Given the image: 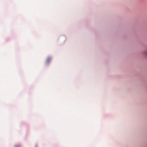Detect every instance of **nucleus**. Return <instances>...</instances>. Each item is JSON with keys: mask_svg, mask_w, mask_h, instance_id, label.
I'll return each mask as SVG.
<instances>
[{"mask_svg": "<svg viewBox=\"0 0 147 147\" xmlns=\"http://www.w3.org/2000/svg\"><path fill=\"white\" fill-rule=\"evenodd\" d=\"M145 55L147 56V52H146L145 53Z\"/></svg>", "mask_w": 147, "mask_h": 147, "instance_id": "nucleus-3", "label": "nucleus"}, {"mask_svg": "<svg viewBox=\"0 0 147 147\" xmlns=\"http://www.w3.org/2000/svg\"><path fill=\"white\" fill-rule=\"evenodd\" d=\"M20 145H16L15 146V147H20Z\"/></svg>", "mask_w": 147, "mask_h": 147, "instance_id": "nucleus-2", "label": "nucleus"}, {"mask_svg": "<svg viewBox=\"0 0 147 147\" xmlns=\"http://www.w3.org/2000/svg\"><path fill=\"white\" fill-rule=\"evenodd\" d=\"M51 58L50 57H48L47 60L46 61V63L47 64H48L49 63V62L51 61Z\"/></svg>", "mask_w": 147, "mask_h": 147, "instance_id": "nucleus-1", "label": "nucleus"}]
</instances>
